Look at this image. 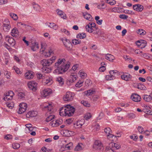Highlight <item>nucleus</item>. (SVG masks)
Listing matches in <instances>:
<instances>
[{
    "instance_id": "obj_14",
    "label": "nucleus",
    "mask_w": 152,
    "mask_h": 152,
    "mask_svg": "<svg viewBox=\"0 0 152 152\" xmlns=\"http://www.w3.org/2000/svg\"><path fill=\"white\" fill-rule=\"evenodd\" d=\"M131 98L133 101L136 102H139L141 100L140 96L139 95L135 94H132L131 96Z\"/></svg>"
},
{
    "instance_id": "obj_3",
    "label": "nucleus",
    "mask_w": 152,
    "mask_h": 152,
    "mask_svg": "<svg viewBox=\"0 0 152 152\" xmlns=\"http://www.w3.org/2000/svg\"><path fill=\"white\" fill-rule=\"evenodd\" d=\"M62 41L66 49L68 51H71L72 49V45L70 40L64 38L62 39Z\"/></svg>"
},
{
    "instance_id": "obj_40",
    "label": "nucleus",
    "mask_w": 152,
    "mask_h": 152,
    "mask_svg": "<svg viewBox=\"0 0 152 152\" xmlns=\"http://www.w3.org/2000/svg\"><path fill=\"white\" fill-rule=\"evenodd\" d=\"M25 94L23 92H20L18 93V97L20 99H23L25 98Z\"/></svg>"
},
{
    "instance_id": "obj_2",
    "label": "nucleus",
    "mask_w": 152,
    "mask_h": 152,
    "mask_svg": "<svg viewBox=\"0 0 152 152\" xmlns=\"http://www.w3.org/2000/svg\"><path fill=\"white\" fill-rule=\"evenodd\" d=\"M74 95L73 93L70 91L67 92L63 97V100L67 102H70L73 99Z\"/></svg>"
},
{
    "instance_id": "obj_11",
    "label": "nucleus",
    "mask_w": 152,
    "mask_h": 152,
    "mask_svg": "<svg viewBox=\"0 0 152 152\" xmlns=\"http://www.w3.org/2000/svg\"><path fill=\"white\" fill-rule=\"evenodd\" d=\"M93 147L95 150H100L102 148L103 145L100 141L96 140L94 142Z\"/></svg>"
},
{
    "instance_id": "obj_1",
    "label": "nucleus",
    "mask_w": 152,
    "mask_h": 152,
    "mask_svg": "<svg viewBox=\"0 0 152 152\" xmlns=\"http://www.w3.org/2000/svg\"><path fill=\"white\" fill-rule=\"evenodd\" d=\"M66 115L65 116H71L74 113L75 109L73 107L71 106L70 105H66L65 108Z\"/></svg>"
},
{
    "instance_id": "obj_25",
    "label": "nucleus",
    "mask_w": 152,
    "mask_h": 152,
    "mask_svg": "<svg viewBox=\"0 0 152 152\" xmlns=\"http://www.w3.org/2000/svg\"><path fill=\"white\" fill-rule=\"evenodd\" d=\"M131 76L129 74H124L121 76V79L126 81H129L131 78Z\"/></svg>"
},
{
    "instance_id": "obj_60",
    "label": "nucleus",
    "mask_w": 152,
    "mask_h": 152,
    "mask_svg": "<svg viewBox=\"0 0 152 152\" xmlns=\"http://www.w3.org/2000/svg\"><path fill=\"white\" fill-rule=\"evenodd\" d=\"M4 138L7 140H10L12 138V136L10 134H8L4 136Z\"/></svg>"
},
{
    "instance_id": "obj_56",
    "label": "nucleus",
    "mask_w": 152,
    "mask_h": 152,
    "mask_svg": "<svg viewBox=\"0 0 152 152\" xmlns=\"http://www.w3.org/2000/svg\"><path fill=\"white\" fill-rule=\"evenodd\" d=\"M118 72V71L116 70H110L109 72V73L110 75H115V74L116 73H117Z\"/></svg>"
},
{
    "instance_id": "obj_20",
    "label": "nucleus",
    "mask_w": 152,
    "mask_h": 152,
    "mask_svg": "<svg viewBox=\"0 0 152 152\" xmlns=\"http://www.w3.org/2000/svg\"><path fill=\"white\" fill-rule=\"evenodd\" d=\"M82 13L85 19L88 20L89 21H92L93 18L90 14L88 13L87 12H83Z\"/></svg>"
},
{
    "instance_id": "obj_6",
    "label": "nucleus",
    "mask_w": 152,
    "mask_h": 152,
    "mask_svg": "<svg viewBox=\"0 0 152 152\" xmlns=\"http://www.w3.org/2000/svg\"><path fill=\"white\" fill-rule=\"evenodd\" d=\"M14 95V93L12 91H10L8 92L5 93L4 94V97L3 99L5 101H8L13 99Z\"/></svg>"
},
{
    "instance_id": "obj_59",
    "label": "nucleus",
    "mask_w": 152,
    "mask_h": 152,
    "mask_svg": "<svg viewBox=\"0 0 152 152\" xmlns=\"http://www.w3.org/2000/svg\"><path fill=\"white\" fill-rule=\"evenodd\" d=\"M124 58L126 60H127L129 61V62H131L132 61V58L129 57V56L126 55L124 56Z\"/></svg>"
},
{
    "instance_id": "obj_31",
    "label": "nucleus",
    "mask_w": 152,
    "mask_h": 152,
    "mask_svg": "<svg viewBox=\"0 0 152 152\" xmlns=\"http://www.w3.org/2000/svg\"><path fill=\"white\" fill-rule=\"evenodd\" d=\"M30 47L31 50L34 51H35L37 49L39 48L38 44L37 42L32 44V45H31Z\"/></svg>"
},
{
    "instance_id": "obj_38",
    "label": "nucleus",
    "mask_w": 152,
    "mask_h": 152,
    "mask_svg": "<svg viewBox=\"0 0 152 152\" xmlns=\"http://www.w3.org/2000/svg\"><path fill=\"white\" fill-rule=\"evenodd\" d=\"M137 33L138 34H139L141 35H144L146 34V32L144 30L142 29H138Z\"/></svg>"
},
{
    "instance_id": "obj_16",
    "label": "nucleus",
    "mask_w": 152,
    "mask_h": 152,
    "mask_svg": "<svg viewBox=\"0 0 152 152\" xmlns=\"http://www.w3.org/2000/svg\"><path fill=\"white\" fill-rule=\"evenodd\" d=\"M6 39L7 40L11 46L13 47L14 46L15 44V41L12 37L7 36L6 38Z\"/></svg>"
},
{
    "instance_id": "obj_55",
    "label": "nucleus",
    "mask_w": 152,
    "mask_h": 152,
    "mask_svg": "<svg viewBox=\"0 0 152 152\" xmlns=\"http://www.w3.org/2000/svg\"><path fill=\"white\" fill-rule=\"evenodd\" d=\"M94 91L92 90H89L87 91V95L88 96H91L94 93Z\"/></svg>"
},
{
    "instance_id": "obj_21",
    "label": "nucleus",
    "mask_w": 152,
    "mask_h": 152,
    "mask_svg": "<svg viewBox=\"0 0 152 152\" xmlns=\"http://www.w3.org/2000/svg\"><path fill=\"white\" fill-rule=\"evenodd\" d=\"M43 81L47 84L50 85L53 83L52 79L49 77L45 76L43 80Z\"/></svg>"
},
{
    "instance_id": "obj_53",
    "label": "nucleus",
    "mask_w": 152,
    "mask_h": 152,
    "mask_svg": "<svg viewBox=\"0 0 152 152\" xmlns=\"http://www.w3.org/2000/svg\"><path fill=\"white\" fill-rule=\"evenodd\" d=\"M82 144H78L76 147L75 149L76 151H79L82 149V148L81 147V145Z\"/></svg>"
},
{
    "instance_id": "obj_9",
    "label": "nucleus",
    "mask_w": 152,
    "mask_h": 152,
    "mask_svg": "<svg viewBox=\"0 0 152 152\" xmlns=\"http://www.w3.org/2000/svg\"><path fill=\"white\" fill-rule=\"evenodd\" d=\"M27 104L25 103H22L20 104L19 110L18 113L19 114H22L26 110Z\"/></svg>"
},
{
    "instance_id": "obj_51",
    "label": "nucleus",
    "mask_w": 152,
    "mask_h": 152,
    "mask_svg": "<svg viewBox=\"0 0 152 152\" xmlns=\"http://www.w3.org/2000/svg\"><path fill=\"white\" fill-rule=\"evenodd\" d=\"M45 108H48V110L49 111H50L52 109V104H49L48 105L44 107Z\"/></svg>"
},
{
    "instance_id": "obj_46",
    "label": "nucleus",
    "mask_w": 152,
    "mask_h": 152,
    "mask_svg": "<svg viewBox=\"0 0 152 152\" xmlns=\"http://www.w3.org/2000/svg\"><path fill=\"white\" fill-rule=\"evenodd\" d=\"M146 42L145 40H143V42L141 43V45L140 48L142 49L144 48L146 46Z\"/></svg>"
},
{
    "instance_id": "obj_28",
    "label": "nucleus",
    "mask_w": 152,
    "mask_h": 152,
    "mask_svg": "<svg viewBox=\"0 0 152 152\" xmlns=\"http://www.w3.org/2000/svg\"><path fill=\"white\" fill-rule=\"evenodd\" d=\"M46 24L49 27L53 28L55 30H57L58 28V26L54 23L48 22Z\"/></svg>"
},
{
    "instance_id": "obj_35",
    "label": "nucleus",
    "mask_w": 152,
    "mask_h": 152,
    "mask_svg": "<svg viewBox=\"0 0 152 152\" xmlns=\"http://www.w3.org/2000/svg\"><path fill=\"white\" fill-rule=\"evenodd\" d=\"M86 36L85 33H80L78 34L77 35V38L78 39H83L85 38Z\"/></svg>"
},
{
    "instance_id": "obj_54",
    "label": "nucleus",
    "mask_w": 152,
    "mask_h": 152,
    "mask_svg": "<svg viewBox=\"0 0 152 152\" xmlns=\"http://www.w3.org/2000/svg\"><path fill=\"white\" fill-rule=\"evenodd\" d=\"M13 68H14V69L17 74H19L22 73L20 69L18 67H13Z\"/></svg>"
},
{
    "instance_id": "obj_8",
    "label": "nucleus",
    "mask_w": 152,
    "mask_h": 152,
    "mask_svg": "<svg viewBox=\"0 0 152 152\" xmlns=\"http://www.w3.org/2000/svg\"><path fill=\"white\" fill-rule=\"evenodd\" d=\"M57 68L53 72L57 74H62L65 72L69 67H57Z\"/></svg>"
},
{
    "instance_id": "obj_24",
    "label": "nucleus",
    "mask_w": 152,
    "mask_h": 152,
    "mask_svg": "<svg viewBox=\"0 0 152 152\" xmlns=\"http://www.w3.org/2000/svg\"><path fill=\"white\" fill-rule=\"evenodd\" d=\"M11 34L13 37H17L19 34V32L17 28L16 27L14 28L12 30Z\"/></svg>"
},
{
    "instance_id": "obj_45",
    "label": "nucleus",
    "mask_w": 152,
    "mask_h": 152,
    "mask_svg": "<svg viewBox=\"0 0 152 152\" xmlns=\"http://www.w3.org/2000/svg\"><path fill=\"white\" fill-rule=\"evenodd\" d=\"M55 115H50L47 117L46 119V121L47 122H48L51 120H52L54 118Z\"/></svg>"
},
{
    "instance_id": "obj_12",
    "label": "nucleus",
    "mask_w": 152,
    "mask_h": 152,
    "mask_svg": "<svg viewBox=\"0 0 152 152\" xmlns=\"http://www.w3.org/2000/svg\"><path fill=\"white\" fill-rule=\"evenodd\" d=\"M62 122V120L59 119L53 121L50 123V124L53 127H56L61 124Z\"/></svg>"
},
{
    "instance_id": "obj_39",
    "label": "nucleus",
    "mask_w": 152,
    "mask_h": 152,
    "mask_svg": "<svg viewBox=\"0 0 152 152\" xmlns=\"http://www.w3.org/2000/svg\"><path fill=\"white\" fill-rule=\"evenodd\" d=\"M53 53V51L50 50H49L48 52L44 53V55L46 58H47L50 57Z\"/></svg>"
},
{
    "instance_id": "obj_30",
    "label": "nucleus",
    "mask_w": 152,
    "mask_h": 152,
    "mask_svg": "<svg viewBox=\"0 0 152 152\" xmlns=\"http://www.w3.org/2000/svg\"><path fill=\"white\" fill-rule=\"evenodd\" d=\"M65 108H66V105L60 108L59 114L61 116H65V111H66L65 110Z\"/></svg>"
},
{
    "instance_id": "obj_49",
    "label": "nucleus",
    "mask_w": 152,
    "mask_h": 152,
    "mask_svg": "<svg viewBox=\"0 0 152 152\" xmlns=\"http://www.w3.org/2000/svg\"><path fill=\"white\" fill-rule=\"evenodd\" d=\"M83 83V81L80 80L76 84L75 86L76 87H80L82 86Z\"/></svg>"
},
{
    "instance_id": "obj_50",
    "label": "nucleus",
    "mask_w": 152,
    "mask_h": 152,
    "mask_svg": "<svg viewBox=\"0 0 152 152\" xmlns=\"http://www.w3.org/2000/svg\"><path fill=\"white\" fill-rule=\"evenodd\" d=\"M45 76L46 75H43L42 74H40V73H37V77L38 79H43V80Z\"/></svg>"
},
{
    "instance_id": "obj_29",
    "label": "nucleus",
    "mask_w": 152,
    "mask_h": 152,
    "mask_svg": "<svg viewBox=\"0 0 152 152\" xmlns=\"http://www.w3.org/2000/svg\"><path fill=\"white\" fill-rule=\"evenodd\" d=\"M57 14L59 15L61 18L65 19L66 18V15L61 10L57 9L56 10Z\"/></svg>"
},
{
    "instance_id": "obj_41",
    "label": "nucleus",
    "mask_w": 152,
    "mask_h": 152,
    "mask_svg": "<svg viewBox=\"0 0 152 152\" xmlns=\"http://www.w3.org/2000/svg\"><path fill=\"white\" fill-rule=\"evenodd\" d=\"M10 15V17L14 20H16L18 19V17L17 15L13 13H11Z\"/></svg>"
},
{
    "instance_id": "obj_34",
    "label": "nucleus",
    "mask_w": 152,
    "mask_h": 152,
    "mask_svg": "<svg viewBox=\"0 0 152 152\" xmlns=\"http://www.w3.org/2000/svg\"><path fill=\"white\" fill-rule=\"evenodd\" d=\"M52 69L50 67H42L41 69L42 71L45 73H48L50 72Z\"/></svg>"
},
{
    "instance_id": "obj_4",
    "label": "nucleus",
    "mask_w": 152,
    "mask_h": 152,
    "mask_svg": "<svg viewBox=\"0 0 152 152\" xmlns=\"http://www.w3.org/2000/svg\"><path fill=\"white\" fill-rule=\"evenodd\" d=\"M96 24L93 22L89 23L86 26V31L90 33H91L96 29Z\"/></svg>"
},
{
    "instance_id": "obj_48",
    "label": "nucleus",
    "mask_w": 152,
    "mask_h": 152,
    "mask_svg": "<svg viewBox=\"0 0 152 152\" xmlns=\"http://www.w3.org/2000/svg\"><path fill=\"white\" fill-rule=\"evenodd\" d=\"M20 145L18 143H14L12 144V147L14 149H17L20 147Z\"/></svg>"
},
{
    "instance_id": "obj_43",
    "label": "nucleus",
    "mask_w": 152,
    "mask_h": 152,
    "mask_svg": "<svg viewBox=\"0 0 152 152\" xmlns=\"http://www.w3.org/2000/svg\"><path fill=\"white\" fill-rule=\"evenodd\" d=\"M81 42V41L79 39H73L72 40V43L75 45L80 44Z\"/></svg>"
},
{
    "instance_id": "obj_47",
    "label": "nucleus",
    "mask_w": 152,
    "mask_h": 152,
    "mask_svg": "<svg viewBox=\"0 0 152 152\" xmlns=\"http://www.w3.org/2000/svg\"><path fill=\"white\" fill-rule=\"evenodd\" d=\"M137 88L141 90H145V87L142 84L139 83L137 85Z\"/></svg>"
},
{
    "instance_id": "obj_15",
    "label": "nucleus",
    "mask_w": 152,
    "mask_h": 152,
    "mask_svg": "<svg viewBox=\"0 0 152 152\" xmlns=\"http://www.w3.org/2000/svg\"><path fill=\"white\" fill-rule=\"evenodd\" d=\"M133 8L134 10L138 12H142L143 9L142 5L139 4H135L133 5Z\"/></svg>"
},
{
    "instance_id": "obj_32",
    "label": "nucleus",
    "mask_w": 152,
    "mask_h": 152,
    "mask_svg": "<svg viewBox=\"0 0 152 152\" xmlns=\"http://www.w3.org/2000/svg\"><path fill=\"white\" fill-rule=\"evenodd\" d=\"M142 98L146 102H150L152 100L151 94L150 95H144L143 96Z\"/></svg>"
},
{
    "instance_id": "obj_19",
    "label": "nucleus",
    "mask_w": 152,
    "mask_h": 152,
    "mask_svg": "<svg viewBox=\"0 0 152 152\" xmlns=\"http://www.w3.org/2000/svg\"><path fill=\"white\" fill-rule=\"evenodd\" d=\"M3 30L5 32H8L10 30L11 26L9 21L7 22V23H5L4 22L3 23Z\"/></svg>"
},
{
    "instance_id": "obj_63",
    "label": "nucleus",
    "mask_w": 152,
    "mask_h": 152,
    "mask_svg": "<svg viewBox=\"0 0 152 152\" xmlns=\"http://www.w3.org/2000/svg\"><path fill=\"white\" fill-rule=\"evenodd\" d=\"M73 119L72 118H69L66 120V123L68 124H71L73 121Z\"/></svg>"
},
{
    "instance_id": "obj_10",
    "label": "nucleus",
    "mask_w": 152,
    "mask_h": 152,
    "mask_svg": "<svg viewBox=\"0 0 152 152\" xmlns=\"http://www.w3.org/2000/svg\"><path fill=\"white\" fill-rule=\"evenodd\" d=\"M52 93V90L50 88H46L41 91L42 96L46 97L50 95Z\"/></svg>"
},
{
    "instance_id": "obj_26",
    "label": "nucleus",
    "mask_w": 152,
    "mask_h": 152,
    "mask_svg": "<svg viewBox=\"0 0 152 152\" xmlns=\"http://www.w3.org/2000/svg\"><path fill=\"white\" fill-rule=\"evenodd\" d=\"M105 57L106 59L110 61H113L115 59L114 56L110 54H106Z\"/></svg>"
},
{
    "instance_id": "obj_44",
    "label": "nucleus",
    "mask_w": 152,
    "mask_h": 152,
    "mask_svg": "<svg viewBox=\"0 0 152 152\" xmlns=\"http://www.w3.org/2000/svg\"><path fill=\"white\" fill-rule=\"evenodd\" d=\"M81 103L82 104H83L84 106L86 107H89L91 106L90 104L86 101L84 100L82 101H81Z\"/></svg>"
},
{
    "instance_id": "obj_37",
    "label": "nucleus",
    "mask_w": 152,
    "mask_h": 152,
    "mask_svg": "<svg viewBox=\"0 0 152 152\" xmlns=\"http://www.w3.org/2000/svg\"><path fill=\"white\" fill-rule=\"evenodd\" d=\"M105 78L106 80H113L115 79V77L112 75H107L105 76Z\"/></svg>"
},
{
    "instance_id": "obj_36",
    "label": "nucleus",
    "mask_w": 152,
    "mask_h": 152,
    "mask_svg": "<svg viewBox=\"0 0 152 152\" xmlns=\"http://www.w3.org/2000/svg\"><path fill=\"white\" fill-rule=\"evenodd\" d=\"M73 143L72 142L67 144L63 146L64 148H66L68 150H70L72 148Z\"/></svg>"
},
{
    "instance_id": "obj_61",
    "label": "nucleus",
    "mask_w": 152,
    "mask_h": 152,
    "mask_svg": "<svg viewBox=\"0 0 152 152\" xmlns=\"http://www.w3.org/2000/svg\"><path fill=\"white\" fill-rule=\"evenodd\" d=\"M61 31L62 32L64 33L65 34L67 35H68L69 34V32L65 29H61Z\"/></svg>"
},
{
    "instance_id": "obj_22",
    "label": "nucleus",
    "mask_w": 152,
    "mask_h": 152,
    "mask_svg": "<svg viewBox=\"0 0 152 152\" xmlns=\"http://www.w3.org/2000/svg\"><path fill=\"white\" fill-rule=\"evenodd\" d=\"M37 115V113L36 111H30L26 114V117L28 118L33 117L36 116Z\"/></svg>"
},
{
    "instance_id": "obj_62",
    "label": "nucleus",
    "mask_w": 152,
    "mask_h": 152,
    "mask_svg": "<svg viewBox=\"0 0 152 152\" xmlns=\"http://www.w3.org/2000/svg\"><path fill=\"white\" fill-rule=\"evenodd\" d=\"M91 115L90 113H88L86 114L85 116V118L86 120H88L91 117Z\"/></svg>"
},
{
    "instance_id": "obj_5",
    "label": "nucleus",
    "mask_w": 152,
    "mask_h": 152,
    "mask_svg": "<svg viewBox=\"0 0 152 152\" xmlns=\"http://www.w3.org/2000/svg\"><path fill=\"white\" fill-rule=\"evenodd\" d=\"M66 62V60L64 58L63 59H59L58 60V62L55 64V66H57L61 64L63 65L65 64L64 66H69L70 65V63L69 62L67 61V62Z\"/></svg>"
},
{
    "instance_id": "obj_23",
    "label": "nucleus",
    "mask_w": 152,
    "mask_h": 152,
    "mask_svg": "<svg viewBox=\"0 0 152 152\" xmlns=\"http://www.w3.org/2000/svg\"><path fill=\"white\" fill-rule=\"evenodd\" d=\"M104 131L107 134L108 137H113L114 135L111 134L112 131L110 128L109 127H107L104 129Z\"/></svg>"
},
{
    "instance_id": "obj_18",
    "label": "nucleus",
    "mask_w": 152,
    "mask_h": 152,
    "mask_svg": "<svg viewBox=\"0 0 152 152\" xmlns=\"http://www.w3.org/2000/svg\"><path fill=\"white\" fill-rule=\"evenodd\" d=\"M34 76V72L30 71L26 72L25 75V78L27 79H31Z\"/></svg>"
},
{
    "instance_id": "obj_64",
    "label": "nucleus",
    "mask_w": 152,
    "mask_h": 152,
    "mask_svg": "<svg viewBox=\"0 0 152 152\" xmlns=\"http://www.w3.org/2000/svg\"><path fill=\"white\" fill-rule=\"evenodd\" d=\"M100 128V126L99 124H96L94 126V129L95 131H97L99 130Z\"/></svg>"
},
{
    "instance_id": "obj_17",
    "label": "nucleus",
    "mask_w": 152,
    "mask_h": 152,
    "mask_svg": "<svg viewBox=\"0 0 152 152\" xmlns=\"http://www.w3.org/2000/svg\"><path fill=\"white\" fill-rule=\"evenodd\" d=\"M52 63L51 60L43 59L42 60L41 63L43 66H50Z\"/></svg>"
},
{
    "instance_id": "obj_33",
    "label": "nucleus",
    "mask_w": 152,
    "mask_h": 152,
    "mask_svg": "<svg viewBox=\"0 0 152 152\" xmlns=\"http://www.w3.org/2000/svg\"><path fill=\"white\" fill-rule=\"evenodd\" d=\"M78 74L81 77L82 79H83L86 78L87 76L86 73L82 70H81L78 73Z\"/></svg>"
},
{
    "instance_id": "obj_13",
    "label": "nucleus",
    "mask_w": 152,
    "mask_h": 152,
    "mask_svg": "<svg viewBox=\"0 0 152 152\" xmlns=\"http://www.w3.org/2000/svg\"><path fill=\"white\" fill-rule=\"evenodd\" d=\"M77 76L76 75H71L68 79L67 80V84L70 85L75 81L77 79Z\"/></svg>"
},
{
    "instance_id": "obj_27",
    "label": "nucleus",
    "mask_w": 152,
    "mask_h": 152,
    "mask_svg": "<svg viewBox=\"0 0 152 152\" xmlns=\"http://www.w3.org/2000/svg\"><path fill=\"white\" fill-rule=\"evenodd\" d=\"M83 124L82 121H78L74 124V126L76 128H80Z\"/></svg>"
},
{
    "instance_id": "obj_57",
    "label": "nucleus",
    "mask_w": 152,
    "mask_h": 152,
    "mask_svg": "<svg viewBox=\"0 0 152 152\" xmlns=\"http://www.w3.org/2000/svg\"><path fill=\"white\" fill-rule=\"evenodd\" d=\"M63 78H61V77H58L57 78L56 80L58 81L59 83L61 84H63L64 82L63 81Z\"/></svg>"
},
{
    "instance_id": "obj_7",
    "label": "nucleus",
    "mask_w": 152,
    "mask_h": 152,
    "mask_svg": "<svg viewBox=\"0 0 152 152\" xmlns=\"http://www.w3.org/2000/svg\"><path fill=\"white\" fill-rule=\"evenodd\" d=\"M28 88L33 91H36L37 89V83L34 81H31L28 83Z\"/></svg>"
},
{
    "instance_id": "obj_58",
    "label": "nucleus",
    "mask_w": 152,
    "mask_h": 152,
    "mask_svg": "<svg viewBox=\"0 0 152 152\" xmlns=\"http://www.w3.org/2000/svg\"><path fill=\"white\" fill-rule=\"evenodd\" d=\"M119 17L120 18L124 20L127 19L128 18V16L127 15L124 14L120 15Z\"/></svg>"
},
{
    "instance_id": "obj_42",
    "label": "nucleus",
    "mask_w": 152,
    "mask_h": 152,
    "mask_svg": "<svg viewBox=\"0 0 152 152\" xmlns=\"http://www.w3.org/2000/svg\"><path fill=\"white\" fill-rule=\"evenodd\" d=\"M92 83V81L90 79H87L85 82V84L86 86H91Z\"/></svg>"
},
{
    "instance_id": "obj_52",
    "label": "nucleus",
    "mask_w": 152,
    "mask_h": 152,
    "mask_svg": "<svg viewBox=\"0 0 152 152\" xmlns=\"http://www.w3.org/2000/svg\"><path fill=\"white\" fill-rule=\"evenodd\" d=\"M130 137L134 141H136L138 138V137L136 134H134L130 136Z\"/></svg>"
}]
</instances>
